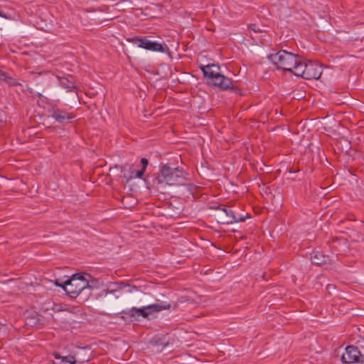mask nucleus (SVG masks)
I'll list each match as a JSON object with an SVG mask.
<instances>
[{"label":"nucleus","mask_w":364,"mask_h":364,"mask_svg":"<svg viewBox=\"0 0 364 364\" xmlns=\"http://www.w3.org/2000/svg\"><path fill=\"white\" fill-rule=\"evenodd\" d=\"M188 173L179 168H171L168 164L161 166L156 176H151V185L161 193H165L167 186H191Z\"/></svg>","instance_id":"1"},{"label":"nucleus","mask_w":364,"mask_h":364,"mask_svg":"<svg viewBox=\"0 0 364 364\" xmlns=\"http://www.w3.org/2000/svg\"><path fill=\"white\" fill-rule=\"evenodd\" d=\"M55 284L62 287L67 294L73 299L76 298L83 291H91L92 289L88 279L81 274H73L63 284L56 282Z\"/></svg>","instance_id":"2"},{"label":"nucleus","mask_w":364,"mask_h":364,"mask_svg":"<svg viewBox=\"0 0 364 364\" xmlns=\"http://www.w3.org/2000/svg\"><path fill=\"white\" fill-rule=\"evenodd\" d=\"M268 58L278 69L294 74V70L300 63L301 56L281 50L276 53L269 55Z\"/></svg>","instance_id":"3"},{"label":"nucleus","mask_w":364,"mask_h":364,"mask_svg":"<svg viewBox=\"0 0 364 364\" xmlns=\"http://www.w3.org/2000/svg\"><path fill=\"white\" fill-rule=\"evenodd\" d=\"M204 77L211 79V82L222 90L231 89L232 80L220 73V67L215 64H208L200 67Z\"/></svg>","instance_id":"4"},{"label":"nucleus","mask_w":364,"mask_h":364,"mask_svg":"<svg viewBox=\"0 0 364 364\" xmlns=\"http://www.w3.org/2000/svg\"><path fill=\"white\" fill-rule=\"evenodd\" d=\"M322 73L321 66L315 62L305 61L301 58V62L294 70V75L306 80H317Z\"/></svg>","instance_id":"5"},{"label":"nucleus","mask_w":364,"mask_h":364,"mask_svg":"<svg viewBox=\"0 0 364 364\" xmlns=\"http://www.w3.org/2000/svg\"><path fill=\"white\" fill-rule=\"evenodd\" d=\"M178 306L177 304L174 303L172 306L169 303L162 301L157 304H154L144 306L142 308H132L128 312V315L132 317L142 316L143 318H148V316L154 312H159L161 310L170 309L171 308L176 309Z\"/></svg>","instance_id":"6"},{"label":"nucleus","mask_w":364,"mask_h":364,"mask_svg":"<svg viewBox=\"0 0 364 364\" xmlns=\"http://www.w3.org/2000/svg\"><path fill=\"white\" fill-rule=\"evenodd\" d=\"M56 77L58 80L60 86L66 89L67 92L70 93V98L77 99L78 97L77 87L75 85L76 78L75 76L70 74L62 76L57 75Z\"/></svg>","instance_id":"7"},{"label":"nucleus","mask_w":364,"mask_h":364,"mask_svg":"<svg viewBox=\"0 0 364 364\" xmlns=\"http://www.w3.org/2000/svg\"><path fill=\"white\" fill-rule=\"evenodd\" d=\"M220 210L217 214L218 222L220 224H231L235 222L243 221L244 218L235 216V213L230 208L218 206L215 208Z\"/></svg>","instance_id":"8"},{"label":"nucleus","mask_w":364,"mask_h":364,"mask_svg":"<svg viewBox=\"0 0 364 364\" xmlns=\"http://www.w3.org/2000/svg\"><path fill=\"white\" fill-rule=\"evenodd\" d=\"M127 41L133 43H138L139 47L149 50L164 52V48L161 43L150 41L146 38L134 37Z\"/></svg>","instance_id":"9"},{"label":"nucleus","mask_w":364,"mask_h":364,"mask_svg":"<svg viewBox=\"0 0 364 364\" xmlns=\"http://www.w3.org/2000/svg\"><path fill=\"white\" fill-rule=\"evenodd\" d=\"M361 353L359 349L354 346H348L345 352L341 356V360L343 363L351 364L358 361Z\"/></svg>","instance_id":"10"},{"label":"nucleus","mask_w":364,"mask_h":364,"mask_svg":"<svg viewBox=\"0 0 364 364\" xmlns=\"http://www.w3.org/2000/svg\"><path fill=\"white\" fill-rule=\"evenodd\" d=\"M51 117L58 122L64 124L69 122L75 116L72 112H68L65 109H60L57 106L52 107Z\"/></svg>","instance_id":"11"},{"label":"nucleus","mask_w":364,"mask_h":364,"mask_svg":"<svg viewBox=\"0 0 364 364\" xmlns=\"http://www.w3.org/2000/svg\"><path fill=\"white\" fill-rule=\"evenodd\" d=\"M329 257L318 252H313L311 255V263L318 266L327 264L329 262Z\"/></svg>","instance_id":"12"},{"label":"nucleus","mask_w":364,"mask_h":364,"mask_svg":"<svg viewBox=\"0 0 364 364\" xmlns=\"http://www.w3.org/2000/svg\"><path fill=\"white\" fill-rule=\"evenodd\" d=\"M53 356L55 360H60V363H53L54 364H76L78 362L77 359L71 355L62 356L58 353H54Z\"/></svg>","instance_id":"13"},{"label":"nucleus","mask_w":364,"mask_h":364,"mask_svg":"<svg viewBox=\"0 0 364 364\" xmlns=\"http://www.w3.org/2000/svg\"><path fill=\"white\" fill-rule=\"evenodd\" d=\"M342 247L345 248L347 247V242L345 240L343 239H335L332 241L331 244V247L336 255L342 254Z\"/></svg>","instance_id":"14"},{"label":"nucleus","mask_w":364,"mask_h":364,"mask_svg":"<svg viewBox=\"0 0 364 364\" xmlns=\"http://www.w3.org/2000/svg\"><path fill=\"white\" fill-rule=\"evenodd\" d=\"M3 76L0 80L4 81L9 87L20 86L21 84L16 80L14 77L9 76L4 71L2 73Z\"/></svg>","instance_id":"15"},{"label":"nucleus","mask_w":364,"mask_h":364,"mask_svg":"<svg viewBox=\"0 0 364 364\" xmlns=\"http://www.w3.org/2000/svg\"><path fill=\"white\" fill-rule=\"evenodd\" d=\"M115 169H119L123 173L125 171V166L116 164L109 168V171L113 173Z\"/></svg>","instance_id":"16"},{"label":"nucleus","mask_w":364,"mask_h":364,"mask_svg":"<svg viewBox=\"0 0 364 364\" xmlns=\"http://www.w3.org/2000/svg\"><path fill=\"white\" fill-rule=\"evenodd\" d=\"M148 160L146 158H141V164L142 165V168L144 170H146L147 166H148Z\"/></svg>","instance_id":"17"},{"label":"nucleus","mask_w":364,"mask_h":364,"mask_svg":"<svg viewBox=\"0 0 364 364\" xmlns=\"http://www.w3.org/2000/svg\"><path fill=\"white\" fill-rule=\"evenodd\" d=\"M248 28L251 31H253L254 32H258L259 31V28H258V26L253 23V24H250L249 26H248Z\"/></svg>","instance_id":"18"},{"label":"nucleus","mask_w":364,"mask_h":364,"mask_svg":"<svg viewBox=\"0 0 364 364\" xmlns=\"http://www.w3.org/2000/svg\"><path fill=\"white\" fill-rule=\"evenodd\" d=\"M144 171L145 170H144L143 168H141L140 171H138L136 173V177L137 178H141V176L144 175Z\"/></svg>","instance_id":"19"},{"label":"nucleus","mask_w":364,"mask_h":364,"mask_svg":"<svg viewBox=\"0 0 364 364\" xmlns=\"http://www.w3.org/2000/svg\"><path fill=\"white\" fill-rule=\"evenodd\" d=\"M355 363L358 364H364V356L361 354L360 358L359 359L358 361H356Z\"/></svg>","instance_id":"20"},{"label":"nucleus","mask_w":364,"mask_h":364,"mask_svg":"<svg viewBox=\"0 0 364 364\" xmlns=\"http://www.w3.org/2000/svg\"><path fill=\"white\" fill-rule=\"evenodd\" d=\"M0 16L5 18H9V17L4 12H2L1 11H0Z\"/></svg>","instance_id":"21"},{"label":"nucleus","mask_w":364,"mask_h":364,"mask_svg":"<svg viewBox=\"0 0 364 364\" xmlns=\"http://www.w3.org/2000/svg\"><path fill=\"white\" fill-rule=\"evenodd\" d=\"M85 275H86L87 277H88L89 278H90V277H91V275H90V274H86Z\"/></svg>","instance_id":"22"},{"label":"nucleus","mask_w":364,"mask_h":364,"mask_svg":"<svg viewBox=\"0 0 364 364\" xmlns=\"http://www.w3.org/2000/svg\"><path fill=\"white\" fill-rule=\"evenodd\" d=\"M54 363H60V360H56V361H54Z\"/></svg>","instance_id":"23"}]
</instances>
